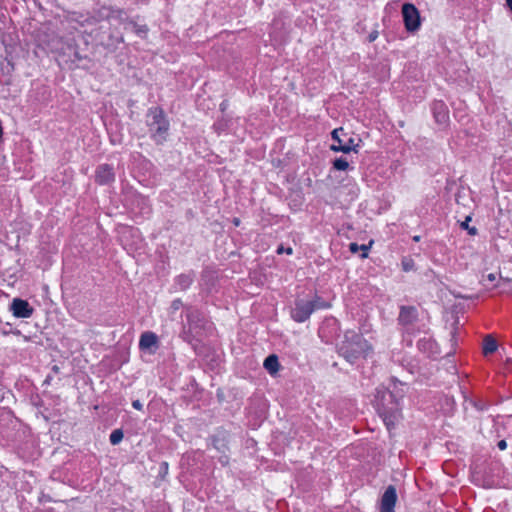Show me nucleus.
<instances>
[{
	"label": "nucleus",
	"mask_w": 512,
	"mask_h": 512,
	"mask_svg": "<svg viewBox=\"0 0 512 512\" xmlns=\"http://www.w3.org/2000/svg\"><path fill=\"white\" fill-rule=\"evenodd\" d=\"M371 349V345L360 333L350 330L345 332L343 340L337 344L339 355L350 364L365 358Z\"/></svg>",
	"instance_id": "obj_1"
},
{
	"label": "nucleus",
	"mask_w": 512,
	"mask_h": 512,
	"mask_svg": "<svg viewBox=\"0 0 512 512\" xmlns=\"http://www.w3.org/2000/svg\"><path fill=\"white\" fill-rule=\"evenodd\" d=\"M375 406L386 427L389 430L394 427L401 414V405L385 387L376 389Z\"/></svg>",
	"instance_id": "obj_2"
},
{
	"label": "nucleus",
	"mask_w": 512,
	"mask_h": 512,
	"mask_svg": "<svg viewBox=\"0 0 512 512\" xmlns=\"http://www.w3.org/2000/svg\"><path fill=\"white\" fill-rule=\"evenodd\" d=\"M149 131L156 143H163L168 135L169 122L163 111L159 108H152L148 114Z\"/></svg>",
	"instance_id": "obj_3"
},
{
	"label": "nucleus",
	"mask_w": 512,
	"mask_h": 512,
	"mask_svg": "<svg viewBox=\"0 0 512 512\" xmlns=\"http://www.w3.org/2000/svg\"><path fill=\"white\" fill-rule=\"evenodd\" d=\"M332 140L334 141L331 144L330 149L335 152H343L349 153L350 151L357 152L358 144L354 143V139L352 137H348L345 139L348 134L344 132L343 128H336L331 132Z\"/></svg>",
	"instance_id": "obj_4"
},
{
	"label": "nucleus",
	"mask_w": 512,
	"mask_h": 512,
	"mask_svg": "<svg viewBox=\"0 0 512 512\" xmlns=\"http://www.w3.org/2000/svg\"><path fill=\"white\" fill-rule=\"evenodd\" d=\"M402 17L406 30L414 33L419 30L421 26V18L419 10L411 3H404L402 5Z\"/></svg>",
	"instance_id": "obj_5"
},
{
	"label": "nucleus",
	"mask_w": 512,
	"mask_h": 512,
	"mask_svg": "<svg viewBox=\"0 0 512 512\" xmlns=\"http://www.w3.org/2000/svg\"><path fill=\"white\" fill-rule=\"evenodd\" d=\"M314 307L311 301L297 300L291 310L292 318L297 322H304L313 312Z\"/></svg>",
	"instance_id": "obj_6"
},
{
	"label": "nucleus",
	"mask_w": 512,
	"mask_h": 512,
	"mask_svg": "<svg viewBox=\"0 0 512 512\" xmlns=\"http://www.w3.org/2000/svg\"><path fill=\"white\" fill-rule=\"evenodd\" d=\"M10 310L16 318H30L34 312L33 307L26 300L20 298L13 299Z\"/></svg>",
	"instance_id": "obj_7"
},
{
	"label": "nucleus",
	"mask_w": 512,
	"mask_h": 512,
	"mask_svg": "<svg viewBox=\"0 0 512 512\" xmlns=\"http://www.w3.org/2000/svg\"><path fill=\"white\" fill-rule=\"evenodd\" d=\"M418 319V310L414 306H401L398 316L399 324L408 329Z\"/></svg>",
	"instance_id": "obj_8"
},
{
	"label": "nucleus",
	"mask_w": 512,
	"mask_h": 512,
	"mask_svg": "<svg viewBox=\"0 0 512 512\" xmlns=\"http://www.w3.org/2000/svg\"><path fill=\"white\" fill-rule=\"evenodd\" d=\"M159 346L158 336L151 331H146L141 334L139 340V348L144 351H149L151 354L155 353Z\"/></svg>",
	"instance_id": "obj_9"
},
{
	"label": "nucleus",
	"mask_w": 512,
	"mask_h": 512,
	"mask_svg": "<svg viewBox=\"0 0 512 512\" xmlns=\"http://www.w3.org/2000/svg\"><path fill=\"white\" fill-rule=\"evenodd\" d=\"M397 501V493L394 486L390 485L386 488L381 498L380 512H394Z\"/></svg>",
	"instance_id": "obj_10"
},
{
	"label": "nucleus",
	"mask_w": 512,
	"mask_h": 512,
	"mask_svg": "<svg viewBox=\"0 0 512 512\" xmlns=\"http://www.w3.org/2000/svg\"><path fill=\"white\" fill-rule=\"evenodd\" d=\"M95 179L100 185H106L113 182L115 179L113 168L108 164L98 166L95 173Z\"/></svg>",
	"instance_id": "obj_11"
},
{
	"label": "nucleus",
	"mask_w": 512,
	"mask_h": 512,
	"mask_svg": "<svg viewBox=\"0 0 512 512\" xmlns=\"http://www.w3.org/2000/svg\"><path fill=\"white\" fill-rule=\"evenodd\" d=\"M433 115L437 123L446 124L449 120V111L443 101H435L432 107Z\"/></svg>",
	"instance_id": "obj_12"
},
{
	"label": "nucleus",
	"mask_w": 512,
	"mask_h": 512,
	"mask_svg": "<svg viewBox=\"0 0 512 512\" xmlns=\"http://www.w3.org/2000/svg\"><path fill=\"white\" fill-rule=\"evenodd\" d=\"M387 391L391 393L393 398L397 400L399 403L403 399L405 395V384L402 382H399L396 379H392L389 387L386 388Z\"/></svg>",
	"instance_id": "obj_13"
},
{
	"label": "nucleus",
	"mask_w": 512,
	"mask_h": 512,
	"mask_svg": "<svg viewBox=\"0 0 512 512\" xmlns=\"http://www.w3.org/2000/svg\"><path fill=\"white\" fill-rule=\"evenodd\" d=\"M194 280V275L191 273L181 274L175 278L174 288L176 291H184L190 287Z\"/></svg>",
	"instance_id": "obj_14"
},
{
	"label": "nucleus",
	"mask_w": 512,
	"mask_h": 512,
	"mask_svg": "<svg viewBox=\"0 0 512 512\" xmlns=\"http://www.w3.org/2000/svg\"><path fill=\"white\" fill-rule=\"evenodd\" d=\"M327 331L322 335V340L326 338V341L331 339L338 332V321L334 317H326L325 319Z\"/></svg>",
	"instance_id": "obj_15"
},
{
	"label": "nucleus",
	"mask_w": 512,
	"mask_h": 512,
	"mask_svg": "<svg viewBox=\"0 0 512 512\" xmlns=\"http://www.w3.org/2000/svg\"><path fill=\"white\" fill-rule=\"evenodd\" d=\"M497 342L491 335H486L483 340V354H492L497 350Z\"/></svg>",
	"instance_id": "obj_16"
},
{
	"label": "nucleus",
	"mask_w": 512,
	"mask_h": 512,
	"mask_svg": "<svg viewBox=\"0 0 512 512\" xmlns=\"http://www.w3.org/2000/svg\"><path fill=\"white\" fill-rule=\"evenodd\" d=\"M264 368L270 373L275 374L279 368V362L276 355H269L264 360Z\"/></svg>",
	"instance_id": "obj_17"
},
{
	"label": "nucleus",
	"mask_w": 512,
	"mask_h": 512,
	"mask_svg": "<svg viewBox=\"0 0 512 512\" xmlns=\"http://www.w3.org/2000/svg\"><path fill=\"white\" fill-rule=\"evenodd\" d=\"M125 29L136 33L140 37H145L148 32V28L146 25H138L133 21L126 23Z\"/></svg>",
	"instance_id": "obj_18"
},
{
	"label": "nucleus",
	"mask_w": 512,
	"mask_h": 512,
	"mask_svg": "<svg viewBox=\"0 0 512 512\" xmlns=\"http://www.w3.org/2000/svg\"><path fill=\"white\" fill-rule=\"evenodd\" d=\"M124 434L121 429H115L110 434L109 440L112 445H117L123 440Z\"/></svg>",
	"instance_id": "obj_19"
},
{
	"label": "nucleus",
	"mask_w": 512,
	"mask_h": 512,
	"mask_svg": "<svg viewBox=\"0 0 512 512\" xmlns=\"http://www.w3.org/2000/svg\"><path fill=\"white\" fill-rule=\"evenodd\" d=\"M333 167L336 170L345 171L349 167V163L345 158L340 157V158H336L333 161Z\"/></svg>",
	"instance_id": "obj_20"
},
{
	"label": "nucleus",
	"mask_w": 512,
	"mask_h": 512,
	"mask_svg": "<svg viewBox=\"0 0 512 512\" xmlns=\"http://www.w3.org/2000/svg\"><path fill=\"white\" fill-rule=\"evenodd\" d=\"M469 221H471V217L467 216L466 219L463 222H461L460 227L462 229L467 230L468 234L474 236V235H476L478 233V230H477L476 227H470L469 224H468Z\"/></svg>",
	"instance_id": "obj_21"
},
{
	"label": "nucleus",
	"mask_w": 512,
	"mask_h": 512,
	"mask_svg": "<svg viewBox=\"0 0 512 512\" xmlns=\"http://www.w3.org/2000/svg\"><path fill=\"white\" fill-rule=\"evenodd\" d=\"M402 269L405 272H409V271L413 270L414 269V261L409 258H404L402 260Z\"/></svg>",
	"instance_id": "obj_22"
},
{
	"label": "nucleus",
	"mask_w": 512,
	"mask_h": 512,
	"mask_svg": "<svg viewBox=\"0 0 512 512\" xmlns=\"http://www.w3.org/2000/svg\"><path fill=\"white\" fill-rule=\"evenodd\" d=\"M469 403L471 405H473L479 411H484L487 408V405L484 402H482L481 400L470 399Z\"/></svg>",
	"instance_id": "obj_23"
},
{
	"label": "nucleus",
	"mask_w": 512,
	"mask_h": 512,
	"mask_svg": "<svg viewBox=\"0 0 512 512\" xmlns=\"http://www.w3.org/2000/svg\"><path fill=\"white\" fill-rule=\"evenodd\" d=\"M433 343L430 340L421 339L418 342L419 349L426 351L427 349H430L432 347Z\"/></svg>",
	"instance_id": "obj_24"
},
{
	"label": "nucleus",
	"mask_w": 512,
	"mask_h": 512,
	"mask_svg": "<svg viewBox=\"0 0 512 512\" xmlns=\"http://www.w3.org/2000/svg\"><path fill=\"white\" fill-rule=\"evenodd\" d=\"M368 249L369 247L367 245H360V248H359V251H361L362 253L360 254V257L362 259L366 258L368 256Z\"/></svg>",
	"instance_id": "obj_25"
},
{
	"label": "nucleus",
	"mask_w": 512,
	"mask_h": 512,
	"mask_svg": "<svg viewBox=\"0 0 512 512\" xmlns=\"http://www.w3.org/2000/svg\"><path fill=\"white\" fill-rule=\"evenodd\" d=\"M359 248H360V245H358L357 243H350L349 244V250L353 253V254H356L359 252Z\"/></svg>",
	"instance_id": "obj_26"
},
{
	"label": "nucleus",
	"mask_w": 512,
	"mask_h": 512,
	"mask_svg": "<svg viewBox=\"0 0 512 512\" xmlns=\"http://www.w3.org/2000/svg\"><path fill=\"white\" fill-rule=\"evenodd\" d=\"M284 252H285V253H287V254H292V248H291V247H288V248L284 249V247H283V246H279V247L277 248V253H278V254H282V253H284Z\"/></svg>",
	"instance_id": "obj_27"
},
{
	"label": "nucleus",
	"mask_w": 512,
	"mask_h": 512,
	"mask_svg": "<svg viewBox=\"0 0 512 512\" xmlns=\"http://www.w3.org/2000/svg\"><path fill=\"white\" fill-rule=\"evenodd\" d=\"M378 37V31L374 30L372 31L369 35H368V41L369 42H373L377 39Z\"/></svg>",
	"instance_id": "obj_28"
},
{
	"label": "nucleus",
	"mask_w": 512,
	"mask_h": 512,
	"mask_svg": "<svg viewBox=\"0 0 512 512\" xmlns=\"http://www.w3.org/2000/svg\"><path fill=\"white\" fill-rule=\"evenodd\" d=\"M181 305H182L181 300L177 299V300H174V301L172 302L171 308H172L173 310H178V309L181 307Z\"/></svg>",
	"instance_id": "obj_29"
},
{
	"label": "nucleus",
	"mask_w": 512,
	"mask_h": 512,
	"mask_svg": "<svg viewBox=\"0 0 512 512\" xmlns=\"http://www.w3.org/2000/svg\"><path fill=\"white\" fill-rule=\"evenodd\" d=\"M132 406L136 410H142L143 409V404L139 400H134L132 402Z\"/></svg>",
	"instance_id": "obj_30"
},
{
	"label": "nucleus",
	"mask_w": 512,
	"mask_h": 512,
	"mask_svg": "<svg viewBox=\"0 0 512 512\" xmlns=\"http://www.w3.org/2000/svg\"><path fill=\"white\" fill-rule=\"evenodd\" d=\"M497 446L500 450H505L507 448V443L505 440H500Z\"/></svg>",
	"instance_id": "obj_31"
},
{
	"label": "nucleus",
	"mask_w": 512,
	"mask_h": 512,
	"mask_svg": "<svg viewBox=\"0 0 512 512\" xmlns=\"http://www.w3.org/2000/svg\"><path fill=\"white\" fill-rule=\"evenodd\" d=\"M487 280L489 282H494L496 280V274L494 273H490L486 276V278L484 279V281Z\"/></svg>",
	"instance_id": "obj_32"
},
{
	"label": "nucleus",
	"mask_w": 512,
	"mask_h": 512,
	"mask_svg": "<svg viewBox=\"0 0 512 512\" xmlns=\"http://www.w3.org/2000/svg\"><path fill=\"white\" fill-rule=\"evenodd\" d=\"M508 8L512 11V0H506Z\"/></svg>",
	"instance_id": "obj_33"
},
{
	"label": "nucleus",
	"mask_w": 512,
	"mask_h": 512,
	"mask_svg": "<svg viewBox=\"0 0 512 512\" xmlns=\"http://www.w3.org/2000/svg\"><path fill=\"white\" fill-rule=\"evenodd\" d=\"M239 223H240V220H239L238 218H235V219H234V224H235L236 226H238V225H239Z\"/></svg>",
	"instance_id": "obj_34"
},
{
	"label": "nucleus",
	"mask_w": 512,
	"mask_h": 512,
	"mask_svg": "<svg viewBox=\"0 0 512 512\" xmlns=\"http://www.w3.org/2000/svg\"><path fill=\"white\" fill-rule=\"evenodd\" d=\"M321 307H322V308H325V307H329V305H328V304H325V303L322 301Z\"/></svg>",
	"instance_id": "obj_35"
}]
</instances>
